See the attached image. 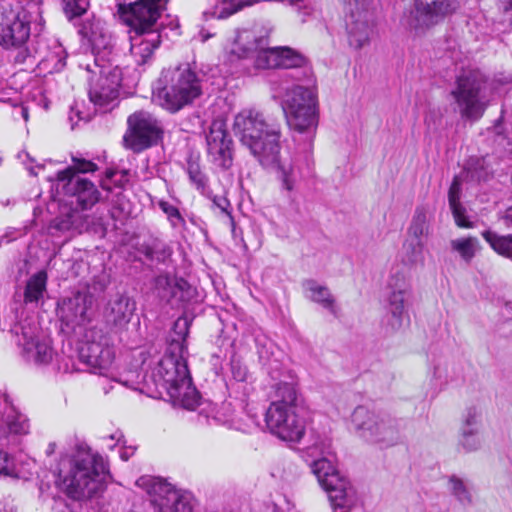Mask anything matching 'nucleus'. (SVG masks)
<instances>
[{
    "instance_id": "56",
    "label": "nucleus",
    "mask_w": 512,
    "mask_h": 512,
    "mask_svg": "<svg viewBox=\"0 0 512 512\" xmlns=\"http://www.w3.org/2000/svg\"><path fill=\"white\" fill-rule=\"evenodd\" d=\"M502 225L508 229H512V206L507 208L500 217Z\"/></svg>"
},
{
    "instance_id": "31",
    "label": "nucleus",
    "mask_w": 512,
    "mask_h": 512,
    "mask_svg": "<svg viewBox=\"0 0 512 512\" xmlns=\"http://www.w3.org/2000/svg\"><path fill=\"white\" fill-rule=\"evenodd\" d=\"M492 175V170L484 157H470L463 170L464 179L471 182L488 181Z\"/></svg>"
},
{
    "instance_id": "30",
    "label": "nucleus",
    "mask_w": 512,
    "mask_h": 512,
    "mask_svg": "<svg viewBox=\"0 0 512 512\" xmlns=\"http://www.w3.org/2000/svg\"><path fill=\"white\" fill-rule=\"evenodd\" d=\"M269 168L277 169V177L281 182V187L287 192L296 190L298 183L302 178L300 169L293 163L280 162V157L275 165Z\"/></svg>"
},
{
    "instance_id": "25",
    "label": "nucleus",
    "mask_w": 512,
    "mask_h": 512,
    "mask_svg": "<svg viewBox=\"0 0 512 512\" xmlns=\"http://www.w3.org/2000/svg\"><path fill=\"white\" fill-rule=\"evenodd\" d=\"M136 310L135 300L125 293H117L106 306L108 322L116 327H125L132 319Z\"/></svg>"
},
{
    "instance_id": "16",
    "label": "nucleus",
    "mask_w": 512,
    "mask_h": 512,
    "mask_svg": "<svg viewBox=\"0 0 512 512\" xmlns=\"http://www.w3.org/2000/svg\"><path fill=\"white\" fill-rule=\"evenodd\" d=\"M345 27L351 47L361 49L369 44L373 33L372 0H345Z\"/></svg>"
},
{
    "instance_id": "51",
    "label": "nucleus",
    "mask_w": 512,
    "mask_h": 512,
    "mask_svg": "<svg viewBox=\"0 0 512 512\" xmlns=\"http://www.w3.org/2000/svg\"><path fill=\"white\" fill-rule=\"evenodd\" d=\"M231 373L233 378L238 382H244L247 378V368L240 361L231 360Z\"/></svg>"
},
{
    "instance_id": "45",
    "label": "nucleus",
    "mask_w": 512,
    "mask_h": 512,
    "mask_svg": "<svg viewBox=\"0 0 512 512\" xmlns=\"http://www.w3.org/2000/svg\"><path fill=\"white\" fill-rule=\"evenodd\" d=\"M88 2L85 0H68L64 6V12L69 20L76 19L85 14Z\"/></svg>"
},
{
    "instance_id": "55",
    "label": "nucleus",
    "mask_w": 512,
    "mask_h": 512,
    "mask_svg": "<svg viewBox=\"0 0 512 512\" xmlns=\"http://www.w3.org/2000/svg\"><path fill=\"white\" fill-rule=\"evenodd\" d=\"M17 230L8 228L5 232L0 234V247L3 244H9L17 238Z\"/></svg>"
},
{
    "instance_id": "26",
    "label": "nucleus",
    "mask_w": 512,
    "mask_h": 512,
    "mask_svg": "<svg viewBox=\"0 0 512 512\" xmlns=\"http://www.w3.org/2000/svg\"><path fill=\"white\" fill-rule=\"evenodd\" d=\"M388 287L391 290L389 296V310L393 321V328H399L402 325L404 315V302L407 294V283L403 274L396 273L388 281Z\"/></svg>"
},
{
    "instance_id": "60",
    "label": "nucleus",
    "mask_w": 512,
    "mask_h": 512,
    "mask_svg": "<svg viewBox=\"0 0 512 512\" xmlns=\"http://www.w3.org/2000/svg\"><path fill=\"white\" fill-rule=\"evenodd\" d=\"M37 19H39V22L37 23V25L39 26V31H41L43 28V25H44V21H43V18L41 16V13H40L38 7H36V12H35V20H37Z\"/></svg>"
},
{
    "instance_id": "33",
    "label": "nucleus",
    "mask_w": 512,
    "mask_h": 512,
    "mask_svg": "<svg viewBox=\"0 0 512 512\" xmlns=\"http://www.w3.org/2000/svg\"><path fill=\"white\" fill-rule=\"evenodd\" d=\"M67 55L64 47L60 43L55 42L45 56L42 57L39 54V63L49 73L59 72L66 66Z\"/></svg>"
},
{
    "instance_id": "24",
    "label": "nucleus",
    "mask_w": 512,
    "mask_h": 512,
    "mask_svg": "<svg viewBox=\"0 0 512 512\" xmlns=\"http://www.w3.org/2000/svg\"><path fill=\"white\" fill-rule=\"evenodd\" d=\"M208 154L223 169H229L233 163V141L230 138L223 119H215L206 134Z\"/></svg>"
},
{
    "instance_id": "44",
    "label": "nucleus",
    "mask_w": 512,
    "mask_h": 512,
    "mask_svg": "<svg viewBox=\"0 0 512 512\" xmlns=\"http://www.w3.org/2000/svg\"><path fill=\"white\" fill-rule=\"evenodd\" d=\"M479 430H461L460 445L467 452L480 448L481 441L478 437Z\"/></svg>"
},
{
    "instance_id": "50",
    "label": "nucleus",
    "mask_w": 512,
    "mask_h": 512,
    "mask_svg": "<svg viewBox=\"0 0 512 512\" xmlns=\"http://www.w3.org/2000/svg\"><path fill=\"white\" fill-rule=\"evenodd\" d=\"M73 161V172L76 175L78 173H89L94 172L97 169V165L90 160H86L79 157H72Z\"/></svg>"
},
{
    "instance_id": "10",
    "label": "nucleus",
    "mask_w": 512,
    "mask_h": 512,
    "mask_svg": "<svg viewBox=\"0 0 512 512\" xmlns=\"http://www.w3.org/2000/svg\"><path fill=\"white\" fill-rule=\"evenodd\" d=\"M352 425L362 439L388 448L401 440L404 421L387 414H375L357 406L351 415Z\"/></svg>"
},
{
    "instance_id": "59",
    "label": "nucleus",
    "mask_w": 512,
    "mask_h": 512,
    "mask_svg": "<svg viewBox=\"0 0 512 512\" xmlns=\"http://www.w3.org/2000/svg\"><path fill=\"white\" fill-rule=\"evenodd\" d=\"M122 438H123V434L120 431H117L107 437V439L112 440V441L115 440V441H117V443H120Z\"/></svg>"
},
{
    "instance_id": "11",
    "label": "nucleus",
    "mask_w": 512,
    "mask_h": 512,
    "mask_svg": "<svg viewBox=\"0 0 512 512\" xmlns=\"http://www.w3.org/2000/svg\"><path fill=\"white\" fill-rule=\"evenodd\" d=\"M488 81L478 69L463 70L456 80L451 95L455 99L463 118L476 121L480 119L488 105Z\"/></svg>"
},
{
    "instance_id": "2",
    "label": "nucleus",
    "mask_w": 512,
    "mask_h": 512,
    "mask_svg": "<svg viewBox=\"0 0 512 512\" xmlns=\"http://www.w3.org/2000/svg\"><path fill=\"white\" fill-rule=\"evenodd\" d=\"M108 474L103 458L83 441H77L72 452L62 456L58 464V477L66 494L77 501L103 492Z\"/></svg>"
},
{
    "instance_id": "57",
    "label": "nucleus",
    "mask_w": 512,
    "mask_h": 512,
    "mask_svg": "<svg viewBox=\"0 0 512 512\" xmlns=\"http://www.w3.org/2000/svg\"><path fill=\"white\" fill-rule=\"evenodd\" d=\"M134 454V448L129 447L125 448L120 452V457L122 460L127 461Z\"/></svg>"
},
{
    "instance_id": "52",
    "label": "nucleus",
    "mask_w": 512,
    "mask_h": 512,
    "mask_svg": "<svg viewBox=\"0 0 512 512\" xmlns=\"http://www.w3.org/2000/svg\"><path fill=\"white\" fill-rule=\"evenodd\" d=\"M15 48L18 50L16 55L14 56V61L17 64H23L27 60L35 58L36 55L39 56V52L37 50L35 51V54H33L32 51L25 45H21L20 47Z\"/></svg>"
},
{
    "instance_id": "61",
    "label": "nucleus",
    "mask_w": 512,
    "mask_h": 512,
    "mask_svg": "<svg viewBox=\"0 0 512 512\" xmlns=\"http://www.w3.org/2000/svg\"><path fill=\"white\" fill-rule=\"evenodd\" d=\"M23 156H24L25 158H27L30 162H34V159H32V158L30 157V155H29L27 152H21V153H19V154H18V157H19L20 159H22V161H23V163H24L25 165H26V162H25V160L23 159Z\"/></svg>"
},
{
    "instance_id": "17",
    "label": "nucleus",
    "mask_w": 512,
    "mask_h": 512,
    "mask_svg": "<svg viewBox=\"0 0 512 512\" xmlns=\"http://www.w3.org/2000/svg\"><path fill=\"white\" fill-rule=\"evenodd\" d=\"M462 0H413L409 26L416 32L426 31L455 14Z\"/></svg>"
},
{
    "instance_id": "27",
    "label": "nucleus",
    "mask_w": 512,
    "mask_h": 512,
    "mask_svg": "<svg viewBox=\"0 0 512 512\" xmlns=\"http://www.w3.org/2000/svg\"><path fill=\"white\" fill-rule=\"evenodd\" d=\"M254 340L259 361L266 368L267 373L275 379L282 367L276 357V354L279 353L277 346L264 334H256Z\"/></svg>"
},
{
    "instance_id": "36",
    "label": "nucleus",
    "mask_w": 512,
    "mask_h": 512,
    "mask_svg": "<svg viewBox=\"0 0 512 512\" xmlns=\"http://www.w3.org/2000/svg\"><path fill=\"white\" fill-rule=\"evenodd\" d=\"M482 236L496 253L512 261V234L504 236L485 230Z\"/></svg>"
},
{
    "instance_id": "8",
    "label": "nucleus",
    "mask_w": 512,
    "mask_h": 512,
    "mask_svg": "<svg viewBox=\"0 0 512 512\" xmlns=\"http://www.w3.org/2000/svg\"><path fill=\"white\" fill-rule=\"evenodd\" d=\"M287 123L295 131L294 141L304 142L307 165L318 126V98L315 87L295 85L286 92L282 104Z\"/></svg>"
},
{
    "instance_id": "48",
    "label": "nucleus",
    "mask_w": 512,
    "mask_h": 512,
    "mask_svg": "<svg viewBox=\"0 0 512 512\" xmlns=\"http://www.w3.org/2000/svg\"><path fill=\"white\" fill-rule=\"evenodd\" d=\"M212 207L218 210L219 215L225 217L227 221L232 216V206L230 201L224 196H214L212 198Z\"/></svg>"
},
{
    "instance_id": "5",
    "label": "nucleus",
    "mask_w": 512,
    "mask_h": 512,
    "mask_svg": "<svg viewBox=\"0 0 512 512\" xmlns=\"http://www.w3.org/2000/svg\"><path fill=\"white\" fill-rule=\"evenodd\" d=\"M144 382L160 395L166 392L175 405L194 410L199 404L200 395L192 384L184 353L167 350L151 373L145 375Z\"/></svg>"
},
{
    "instance_id": "6",
    "label": "nucleus",
    "mask_w": 512,
    "mask_h": 512,
    "mask_svg": "<svg viewBox=\"0 0 512 512\" xmlns=\"http://www.w3.org/2000/svg\"><path fill=\"white\" fill-rule=\"evenodd\" d=\"M275 399L265 414L269 431L283 441L299 442L306 430L305 408L296 388L288 382L275 384Z\"/></svg>"
},
{
    "instance_id": "14",
    "label": "nucleus",
    "mask_w": 512,
    "mask_h": 512,
    "mask_svg": "<svg viewBox=\"0 0 512 512\" xmlns=\"http://www.w3.org/2000/svg\"><path fill=\"white\" fill-rule=\"evenodd\" d=\"M127 124L124 142L133 152L140 153L157 145L163 138L161 122L147 111L134 112L128 117Z\"/></svg>"
},
{
    "instance_id": "53",
    "label": "nucleus",
    "mask_w": 512,
    "mask_h": 512,
    "mask_svg": "<svg viewBox=\"0 0 512 512\" xmlns=\"http://www.w3.org/2000/svg\"><path fill=\"white\" fill-rule=\"evenodd\" d=\"M227 225L230 227L233 239L237 242L244 244L242 230L237 227L233 217H229V220L227 221Z\"/></svg>"
},
{
    "instance_id": "1",
    "label": "nucleus",
    "mask_w": 512,
    "mask_h": 512,
    "mask_svg": "<svg viewBox=\"0 0 512 512\" xmlns=\"http://www.w3.org/2000/svg\"><path fill=\"white\" fill-rule=\"evenodd\" d=\"M268 44V30L243 29L237 33L232 54L238 58H253L257 69L289 70L287 76L314 87V73L304 55L287 46L269 48Z\"/></svg>"
},
{
    "instance_id": "42",
    "label": "nucleus",
    "mask_w": 512,
    "mask_h": 512,
    "mask_svg": "<svg viewBox=\"0 0 512 512\" xmlns=\"http://www.w3.org/2000/svg\"><path fill=\"white\" fill-rule=\"evenodd\" d=\"M158 206L163 213L166 214L167 219L173 228L185 226L186 221L176 206L164 200L159 201Z\"/></svg>"
},
{
    "instance_id": "22",
    "label": "nucleus",
    "mask_w": 512,
    "mask_h": 512,
    "mask_svg": "<svg viewBox=\"0 0 512 512\" xmlns=\"http://www.w3.org/2000/svg\"><path fill=\"white\" fill-rule=\"evenodd\" d=\"M28 432L27 417L14 408L6 394L0 392V446L16 445L17 437Z\"/></svg>"
},
{
    "instance_id": "3",
    "label": "nucleus",
    "mask_w": 512,
    "mask_h": 512,
    "mask_svg": "<svg viewBox=\"0 0 512 512\" xmlns=\"http://www.w3.org/2000/svg\"><path fill=\"white\" fill-rule=\"evenodd\" d=\"M168 0H131L120 4L118 12L130 27V51L137 65L149 63L161 44V25L158 24Z\"/></svg>"
},
{
    "instance_id": "15",
    "label": "nucleus",
    "mask_w": 512,
    "mask_h": 512,
    "mask_svg": "<svg viewBox=\"0 0 512 512\" xmlns=\"http://www.w3.org/2000/svg\"><path fill=\"white\" fill-rule=\"evenodd\" d=\"M78 356L94 373L106 375L114 363L115 351L110 338L102 330L94 328L86 332L85 341L78 348Z\"/></svg>"
},
{
    "instance_id": "4",
    "label": "nucleus",
    "mask_w": 512,
    "mask_h": 512,
    "mask_svg": "<svg viewBox=\"0 0 512 512\" xmlns=\"http://www.w3.org/2000/svg\"><path fill=\"white\" fill-rule=\"evenodd\" d=\"M233 133L262 167L277 163L281 150V124L256 109H243L234 118Z\"/></svg>"
},
{
    "instance_id": "54",
    "label": "nucleus",
    "mask_w": 512,
    "mask_h": 512,
    "mask_svg": "<svg viewBox=\"0 0 512 512\" xmlns=\"http://www.w3.org/2000/svg\"><path fill=\"white\" fill-rule=\"evenodd\" d=\"M499 9L512 25V0H498Z\"/></svg>"
},
{
    "instance_id": "29",
    "label": "nucleus",
    "mask_w": 512,
    "mask_h": 512,
    "mask_svg": "<svg viewBox=\"0 0 512 512\" xmlns=\"http://www.w3.org/2000/svg\"><path fill=\"white\" fill-rule=\"evenodd\" d=\"M306 297L321 305L324 309L328 310L334 316L337 315V307L335 305V298L331 294L329 288L320 285L317 281L310 279L303 283Z\"/></svg>"
},
{
    "instance_id": "23",
    "label": "nucleus",
    "mask_w": 512,
    "mask_h": 512,
    "mask_svg": "<svg viewBox=\"0 0 512 512\" xmlns=\"http://www.w3.org/2000/svg\"><path fill=\"white\" fill-rule=\"evenodd\" d=\"M78 26V33L81 37L90 44L94 56V66H97V61H106L113 59V43L112 37L105 30L103 23L100 19L95 17L86 18L81 23H75Z\"/></svg>"
},
{
    "instance_id": "41",
    "label": "nucleus",
    "mask_w": 512,
    "mask_h": 512,
    "mask_svg": "<svg viewBox=\"0 0 512 512\" xmlns=\"http://www.w3.org/2000/svg\"><path fill=\"white\" fill-rule=\"evenodd\" d=\"M450 246L465 262L469 263L475 256L478 239L475 237L453 239L450 241Z\"/></svg>"
},
{
    "instance_id": "19",
    "label": "nucleus",
    "mask_w": 512,
    "mask_h": 512,
    "mask_svg": "<svg viewBox=\"0 0 512 512\" xmlns=\"http://www.w3.org/2000/svg\"><path fill=\"white\" fill-rule=\"evenodd\" d=\"M156 295L173 308L185 307L196 300L197 290L185 279L160 274L153 280Z\"/></svg>"
},
{
    "instance_id": "7",
    "label": "nucleus",
    "mask_w": 512,
    "mask_h": 512,
    "mask_svg": "<svg viewBox=\"0 0 512 512\" xmlns=\"http://www.w3.org/2000/svg\"><path fill=\"white\" fill-rule=\"evenodd\" d=\"M57 180L63 182V190L70 198L71 211L54 220V227L60 231L75 230L79 233L89 230L93 219L82 212L91 209L101 200V192L93 182L74 175L72 167L57 173Z\"/></svg>"
},
{
    "instance_id": "18",
    "label": "nucleus",
    "mask_w": 512,
    "mask_h": 512,
    "mask_svg": "<svg viewBox=\"0 0 512 512\" xmlns=\"http://www.w3.org/2000/svg\"><path fill=\"white\" fill-rule=\"evenodd\" d=\"M136 485L147 492L155 512H192L191 505L165 480L141 476Z\"/></svg>"
},
{
    "instance_id": "21",
    "label": "nucleus",
    "mask_w": 512,
    "mask_h": 512,
    "mask_svg": "<svg viewBox=\"0 0 512 512\" xmlns=\"http://www.w3.org/2000/svg\"><path fill=\"white\" fill-rule=\"evenodd\" d=\"M93 295L87 288L73 290L58 302V315L61 322L74 329L88 320V310L92 307Z\"/></svg>"
},
{
    "instance_id": "40",
    "label": "nucleus",
    "mask_w": 512,
    "mask_h": 512,
    "mask_svg": "<svg viewBox=\"0 0 512 512\" xmlns=\"http://www.w3.org/2000/svg\"><path fill=\"white\" fill-rule=\"evenodd\" d=\"M403 262L416 265L424 264V243L422 240L407 239L402 247Z\"/></svg>"
},
{
    "instance_id": "37",
    "label": "nucleus",
    "mask_w": 512,
    "mask_h": 512,
    "mask_svg": "<svg viewBox=\"0 0 512 512\" xmlns=\"http://www.w3.org/2000/svg\"><path fill=\"white\" fill-rule=\"evenodd\" d=\"M213 6L212 14L219 18L224 19L232 14L238 12L246 6H250L258 0H210Z\"/></svg>"
},
{
    "instance_id": "49",
    "label": "nucleus",
    "mask_w": 512,
    "mask_h": 512,
    "mask_svg": "<svg viewBox=\"0 0 512 512\" xmlns=\"http://www.w3.org/2000/svg\"><path fill=\"white\" fill-rule=\"evenodd\" d=\"M461 178L460 176H455L453 178V181L449 187L448 191V202L449 206H454L456 204L461 203L460 197H461Z\"/></svg>"
},
{
    "instance_id": "39",
    "label": "nucleus",
    "mask_w": 512,
    "mask_h": 512,
    "mask_svg": "<svg viewBox=\"0 0 512 512\" xmlns=\"http://www.w3.org/2000/svg\"><path fill=\"white\" fill-rule=\"evenodd\" d=\"M448 486L451 495L462 507H469L473 505V496L463 479L456 475H451L448 479Z\"/></svg>"
},
{
    "instance_id": "46",
    "label": "nucleus",
    "mask_w": 512,
    "mask_h": 512,
    "mask_svg": "<svg viewBox=\"0 0 512 512\" xmlns=\"http://www.w3.org/2000/svg\"><path fill=\"white\" fill-rule=\"evenodd\" d=\"M480 423L481 413L476 407H470L463 417L461 430H480Z\"/></svg>"
},
{
    "instance_id": "20",
    "label": "nucleus",
    "mask_w": 512,
    "mask_h": 512,
    "mask_svg": "<svg viewBox=\"0 0 512 512\" xmlns=\"http://www.w3.org/2000/svg\"><path fill=\"white\" fill-rule=\"evenodd\" d=\"M33 18L32 12L25 9L4 14L0 22V45L6 49L25 45Z\"/></svg>"
},
{
    "instance_id": "35",
    "label": "nucleus",
    "mask_w": 512,
    "mask_h": 512,
    "mask_svg": "<svg viewBox=\"0 0 512 512\" xmlns=\"http://www.w3.org/2000/svg\"><path fill=\"white\" fill-rule=\"evenodd\" d=\"M192 322V318H189L187 315L180 316L176 319L173 324L172 331L175 337L172 338V341L167 350L179 353H185V341L189 334V328Z\"/></svg>"
},
{
    "instance_id": "34",
    "label": "nucleus",
    "mask_w": 512,
    "mask_h": 512,
    "mask_svg": "<svg viewBox=\"0 0 512 512\" xmlns=\"http://www.w3.org/2000/svg\"><path fill=\"white\" fill-rule=\"evenodd\" d=\"M139 251L150 261L164 263L172 255L171 247L164 241L154 238L141 245Z\"/></svg>"
},
{
    "instance_id": "58",
    "label": "nucleus",
    "mask_w": 512,
    "mask_h": 512,
    "mask_svg": "<svg viewBox=\"0 0 512 512\" xmlns=\"http://www.w3.org/2000/svg\"><path fill=\"white\" fill-rule=\"evenodd\" d=\"M78 508H80V504H73V505L66 504L63 507V509L60 510L59 512H79Z\"/></svg>"
},
{
    "instance_id": "13",
    "label": "nucleus",
    "mask_w": 512,
    "mask_h": 512,
    "mask_svg": "<svg viewBox=\"0 0 512 512\" xmlns=\"http://www.w3.org/2000/svg\"><path fill=\"white\" fill-rule=\"evenodd\" d=\"M97 66L86 64L85 69L92 74L89 78L88 95L95 105L104 107L116 100L122 81V71L113 59L97 61Z\"/></svg>"
},
{
    "instance_id": "38",
    "label": "nucleus",
    "mask_w": 512,
    "mask_h": 512,
    "mask_svg": "<svg viewBox=\"0 0 512 512\" xmlns=\"http://www.w3.org/2000/svg\"><path fill=\"white\" fill-rule=\"evenodd\" d=\"M428 211L424 206H418L415 209L410 226L408 228V239L422 240L423 236L428 235Z\"/></svg>"
},
{
    "instance_id": "63",
    "label": "nucleus",
    "mask_w": 512,
    "mask_h": 512,
    "mask_svg": "<svg viewBox=\"0 0 512 512\" xmlns=\"http://www.w3.org/2000/svg\"><path fill=\"white\" fill-rule=\"evenodd\" d=\"M21 114L25 121L28 120V109L26 107L21 108Z\"/></svg>"
},
{
    "instance_id": "43",
    "label": "nucleus",
    "mask_w": 512,
    "mask_h": 512,
    "mask_svg": "<svg viewBox=\"0 0 512 512\" xmlns=\"http://www.w3.org/2000/svg\"><path fill=\"white\" fill-rule=\"evenodd\" d=\"M0 475L21 478L20 471L7 451L0 449Z\"/></svg>"
},
{
    "instance_id": "28",
    "label": "nucleus",
    "mask_w": 512,
    "mask_h": 512,
    "mask_svg": "<svg viewBox=\"0 0 512 512\" xmlns=\"http://www.w3.org/2000/svg\"><path fill=\"white\" fill-rule=\"evenodd\" d=\"M190 184L202 195L208 196L210 193L209 177L200 163V155L189 153L184 167Z\"/></svg>"
},
{
    "instance_id": "32",
    "label": "nucleus",
    "mask_w": 512,
    "mask_h": 512,
    "mask_svg": "<svg viewBox=\"0 0 512 512\" xmlns=\"http://www.w3.org/2000/svg\"><path fill=\"white\" fill-rule=\"evenodd\" d=\"M48 275L45 270L33 274L27 281L24 291L25 303H37L46 292Z\"/></svg>"
},
{
    "instance_id": "9",
    "label": "nucleus",
    "mask_w": 512,
    "mask_h": 512,
    "mask_svg": "<svg viewBox=\"0 0 512 512\" xmlns=\"http://www.w3.org/2000/svg\"><path fill=\"white\" fill-rule=\"evenodd\" d=\"M202 94L199 75L189 64L164 70L153 91L154 100L164 109L177 112Z\"/></svg>"
},
{
    "instance_id": "12",
    "label": "nucleus",
    "mask_w": 512,
    "mask_h": 512,
    "mask_svg": "<svg viewBox=\"0 0 512 512\" xmlns=\"http://www.w3.org/2000/svg\"><path fill=\"white\" fill-rule=\"evenodd\" d=\"M311 470L327 492L333 512H349L356 501L355 491L335 469L332 461L323 456L312 462Z\"/></svg>"
},
{
    "instance_id": "47",
    "label": "nucleus",
    "mask_w": 512,
    "mask_h": 512,
    "mask_svg": "<svg viewBox=\"0 0 512 512\" xmlns=\"http://www.w3.org/2000/svg\"><path fill=\"white\" fill-rule=\"evenodd\" d=\"M450 209L457 226L461 228L473 227V223L469 220L467 216L466 208L461 203L456 204L454 206H450Z\"/></svg>"
},
{
    "instance_id": "62",
    "label": "nucleus",
    "mask_w": 512,
    "mask_h": 512,
    "mask_svg": "<svg viewBox=\"0 0 512 512\" xmlns=\"http://www.w3.org/2000/svg\"><path fill=\"white\" fill-rule=\"evenodd\" d=\"M498 81L502 84L512 83V74L503 78H499Z\"/></svg>"
},
{
    "instance_id": "64",
    "label": "nucleus",
    "mask_w": 512,
    "mask_h": 512,
    "mask_svg": "<svg viewBox=\"0 0 512 512\" xmlns=\"http://www.w3.org/2000/svg\"><path fill=\"white\" fill-rule=\"evenodd\" d=\"M55 443H50L47 449V454L50 455L55 451Z\"/></svg>"
}]
</instances>
